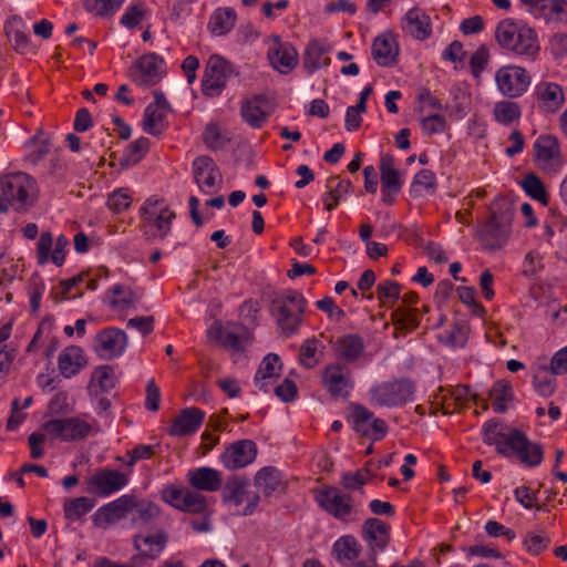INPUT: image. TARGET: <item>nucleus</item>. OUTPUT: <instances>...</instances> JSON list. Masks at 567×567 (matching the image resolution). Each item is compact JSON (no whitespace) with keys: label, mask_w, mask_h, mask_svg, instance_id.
Here are the masks:
<instances>
[{"label":"nucleus","mask_w":567,"mask_h":567,"mask_svg":"<svg viewBox=\"0 0 567 567\" xmlns=\"http://www.w3.org/2000/svg\"><path fill=\"white\" fill-rule=\"evenodd\" d=\"M361 551V546L352 535H344L338 538L332 546V555L336 560L347 566L354 561Z\"/></svg>","instance_id":"c03bdc74"},{"label":"nucleus","mask_w":567,"mask_h":567,"mask_svg":"<svg viewBox=\"0 0 567 567\" xmlns=\"http://www.w3.org/2000/svg\"><path fill=\"white\" fill-rule=\"evenodd\" d=\"M498 90L511 99L522 96L530 84V76L525 68L508 65L501 68L495 75Z\"/></svg>","instance_id":"4be33fe9"},{"label":"nucleus","mask_w":567,"mask_h":567,"mask_svg":"<svg viewBox=\"0 0 567 567\" xmlns=\"http://www.w3.org/2000/svg\"><path fill=\"white\" fill-rule=\"evenodd\" d=\"M231 73V64L226 59L218 54L210 55L202 79V93L207 97L219 96Z\"/></svg>","instance_id":"ddd939ff"},{"label":"nucleus","mask_w":567,"mask_h":567,"mask_svg":"<svg viewBox=\"0 0 567 567\" xmlns=\"http://www.w3.org/2000/svg\"><path fill=\"white\" fill-rule=\"evenodd\" d=\"M237 21L236 11L230 7L217 8L210 16L207 28L213 35L229 33Z\"/></svg>","instance_id":"37998d69"},{"label":"nucleus","mask_w":567,"mask_h":567,"mask_svg":"<svg viewBox=\"0 0 567 567\" xmlns=\"http://www.w3.org/2000/svg\"><path fill=\"white\" fill-rule=\"evenodd\" d=\"M69 239L65 235H59L53 247V236L51 231H42L37 243L35 257L40 266H44L52 261L55 266L61 267L65 261L66 248Z\"/></svg>","instance_id":"b1692460"},{"label":"nucleus","mask_w":567,"mask_h":567,"mask_svg":"<svg viewBox=\"0 0 567 567\" xmlns=\"http://www.w3.org/2000/svg\"><path fill=\"white\" fill-rule=\"evenodd\" d=\"M391 526L375 517L365 519L362 525V538L368 544L372 557L383 551L390 543Z\"/></svg>","instance_id":"c85d7f7f"},{"label":"nucleus","mask_w":567,"mask_h":567,"mask_svg":"<svg viewBox=\"0 0 567 567\" xmlns=\"http://www.w3.org/2000/svg\"><path fill=\"white\" fill-rule=\"evenodd\" d=\"M248 480L245 476L234 475L227 478L221 499L225 504H234L240 506L246 501L247 504L241 511V515L248 516L255 513L260 496L258 493H248Z\"/></svg>","instance_id":"dca6fc26"},{"label":"nucleus","mask_w":567,"mask_h":567,"mask_svg":"<svg viewBox=\"0 0 567 567\" xmlns=\"http://www.w3.org/2000/svg\"><path fill=\"white\" fill-rule=\"evenodd\" d=\"M331 45L326 39H312L306 45L303 52V68L308 73H313L331 63L329 53Z\"/></svg>","instance_id":"473e14b6"},{"label":"nucleus","mask_w":567,"mask_h":567,"mask_svg":"<svg viewBox=\"0 0 567 567\" xmlns=\"http://www.w3.org/2000/svg\"><path fill=\"white\" fill-rule=\"evenodd\" d=\"M133 203L132 192L128 187H120L113 190L106 200V206L114 214L127 210Z\"/></svg>","instance_id":"0e129e2a"},{"label":"nucleus","mask_w":567,"mask_h":567,"mask_svg":"<svg viewBox=\"0 0 567 567\" xmlns=\"http://www.w3.org/2000/svg\"><path fill=\"white\" fill-rule=\"evenodd\" d=\"M401 285L393 280H383L377 286V296L381 303L392 307L400 300Z\"/></svg>","instance_id":"69168bd1"},{"label":"nucleus","mask_w":567,"mask_h":567,"mask_svg":"<svg viewBox=\"0 0 567 567\" xmlns=\"http://www.w3.org/2000/svg\"><path fill=\"white\" fill-rule=\"evenodd\" d=\"M132 472V470L124 473L110 467L99 468L85 478V491L101 498L109 497L128 484Z\"/></svg>","instance_id":"f8f14e48"},{"label":"nucleus","mask_w":567,"mask_h":567,"mask_svg":"<svg viewBox=\"0 0 567 567\" xmlns=\"http://www.w3.org/2000/svg\"><path fill=\"white\" fill-rule=\"evenodd\" d=\"M186 480L192 488L179 483L167 484L161 489V499L173 508L189 514H204L207 511V497L200 492H217L221 488V473L215 468L202 466L189 470Z\"/></svg>","instance_id":"f257e3e1"},{"label":"nucleus","mask_w":567,"mask_h":567,"mask_svg":"<svg viewBox=\"0 0 567 567\" xmlns=\"http://www.w3.org/2000/svg\"><path fill=\"white\" fill-rule=\"evenodd\" d=\"M254 483L266 497L284 494L288 487L284 473L275 466H265L257 471Z\"/></svg>","instance_id":"2f4dec72"},{"label":"nucleus","mask_w":567,"mask_h":567,"mask_svg":"<svg viewBox=\"0 0 567 567\" xmlns=\"http://www.w3.org/2000/svg\"><path fill=\"white\" fill-rule=\"evenodd\" d=\"M39 187L34 177L24 172L4 174L0 178V213L10 209L24 213L38 200Z\"/></svg>","instance_id":"20e7f679"},{"label":"nucleus","mask_w":567,"mask_h":567,"mask_svg":"<svg viewBox=\"0 0 567 567\" xmlns=\"http://www.w3.org/2000/svg\"><path fill=\"white\" fill-rule=\"evenodd\" d=\"M153 96L154 101L144 110L142 126L147 134L161 136L169 126L172 109L162 91L155 90Z\"/></svg>","instance_id":"6ab92c4d"},{"label":"nucleus","mask_w":567,"mask_h":567,"mask_svg":"<svg viewBox=\"0 0 567 567\" xmlns=\"http://www.w3.org/2000/svg\"><path fill=\"white\" fill-rule=\"evenodd\" d=\"M391 319L395 327L396 334L406 336L419 328L421 315L415 307L398 306L393 310Z\"/></svg>","instance_id":"a19ab883"},{"label":"nucleus","mask_w":567,"mask_h":567,"mask_svg":"<svg viewBox=\"0 0 567 567\" xmlns=\"http://www.w3.org/2000/svg\"><path fill=\"white\" fill-rule=\"evenodd\" d=\"M307 305L302 292L295 289H286L272 298L270 315L282 336L289 338L299 331Z\"/></svg>","instance_id":"423d86ee"},{"label":"nucleus","mask_w":567,"mask_h":567,"mask_svg":"<svg viewBox=\"0 0 567 567\" xmlns=\"http://www.w3.org/2000/svg\"><path fill=\"white\" fill-rule=\"evenodd\" d=\"M514 216L515 208L508 199L501 197L493 200L487 218L477 227L475 235L484 250L497 251L507 245Z\"/></svg>","instance_id":"f03ea898"},{"label":"nucleus","mask_w":567,"mask_h":567,"mask_svg":"<svg viewBox=\"0 0 567 567\" xmlns=\"http://www.w3.org/2000/svg\"><path fill=\"white\" fill-rule=\"evenodd\" d=\"M159 449V444L146 445L137 444L132 450L126 452L127 460L122 456H116L115 461L121 462L127 467H133L138 461L151 460Z\"/></svg>","instance_id":"052dcab7"},{"label":"nucleus","mask_w":567,"mask_h":567,"mask_svg":"<svg viewBox=\"0 0 567 567\" xmlns=\"http://www.w3.org/2000/svg\"><path fill=\"white\" fill-rule=\"evenodd\" d=\"M513 399V390L509 384L497 382L489 391L491 406L495 413H505L507 403Z\"/></svg>","instance_id":"13d9d810"},{"label":"nucleus","mask_w":567,"mask_h":567,"mask_svg":"<svg viewBox=\"0 0 567 567\" xmlns=\"http://www.w3.org/2000/svg\"><path fill=\"white\" fill-rule=\"evenodd\" d=\"M168 543V535L161 529L154 534L135 535L133 538L134 548L143 558L157 559Z\"/></svg>","instance_id":"4c0bfd02"},{"label":"nucleus","mask_w":567,"mask_h":567,"mask_svg":"<svg viewBox=\"0 0 567 567\" xmlns=\"http://www.w3.org/2000/svg\"><path fill=\"white\" fill-rule=\"evenodd\" d=\"M402 30L415 40H427L432 35L431 18L423 9L413 7L402 18Z\"/></svg>","instance_id":"c756f323"},{"label":"nucleus","mask_w":567,"mask_h":567,"mask_svg":"<svg viewBox=\"0 0 567 567\" xmlns=\"http://www.w3.org/2000/svg\"><path fill=\"white\" fill-rule=\"evenodd\" d=\"M507 443L505 457H516L528 467L538 466L543 462L544 451L542 445L529 441L523 431L513 429V436L509 437Z\"/></svg>","instance_id":"a211bd4d"},{"label":"nucleus","mask_w":567,"mask_h":567,"mask_svg":"<svg viewBox=\"0 0 567 567\" xmlns=\"http://www.w3.org/2000/svg\"><path fill=\"white\" fill-rule=\"evenodd\" d=\"M372 474L369 468L362 467L354 472L348 471L342 473L340 484L348 493L351 491L361 489L370 482Z\"/></svg>","instance_id":"680f3d73"},{"label":"nucleus","mask_w":567,"mask_h":567,"mask_svg":"<svg viewBox=\"0 0 567 567\" xmlns=\"http://www.w3.org/2000/svg\"><path fill=\"white\" fill-rule=\"evenodd\" d=\"M400 48L392 32L378 35L372 43V56L380 66H393L398 63Z\"/></svg>","instance_id":"c9c22d12"},{"label":"nucleus","mask_w":567,"mask_h":567,"mask_svg":"<svg viewBox=\"0 0 567 567\" xmlns=\"http://www.w3.org/2000/svg\"><path fill=\"white\" fill-rule=\"evenodd\" d=\"M381 182V200L386 206H393L402 190L404 181L396 168V158L391 153H383L379 163Z\"/></svg>","instance_id":"4468645a"},{"label":"nucleus","mask_w":567,"mask_h":567,"mask_svg":"<svg viewBox=\"0 0 567 567\" xmlns=\"http://www.w3.org/2000/svg\"><path fill=\"white\" fill-rule=\"evenodd\" d=\"M364 349V340L358 333L340 336L332 343L336 358L346 363H354L358 361L363 355Z\"/></svg>","instance_id":"72a5a7b5"},{"label":"nucleus","mask_w":567,"mask_h":567,"mask_svg":"<svg viewBox=\"0 0 567 567\" xmlns=\"http://www.w3.org/2000/svg\"><path fill=\"white\" fill-rule=\"evenodd\" d=\"M321 385L332 400H347L354 382L350 371L341 362H332L322 370Z\"/></svg>","instance_id":"2eb2a0df"},{"label":"nucleus","mask_w":567,"mask_h":567,"mask_svg":"<svg viewBox=\"0 0 567 567\" xmlns=\"http://www.w3.org/2000/svg\"><path fill=\"white\" fill-rule=\"evenodd\" d=\"M320 341L315 337L306 339L299 349L300 365H302L306 369L315 368L319 363L318 354L320 352Z\"/></svg>","instance_id":"e2e57ef3"},{"label":"nucleus","mask_w":567,"mask_h":567,"mask_svg":"<svg viewBox=\"0 0 567 567\" xmlns=\"http://www.w3.org/2000/svg\"><path fill=\"white\" fill-rule=\"evenodd\" d=\"M437 192V178L433 171L423 168L414 176L410 185V195L413 198L433 196Z\"/></svg>","instance_id":"a18cd8bd"},{"label":"nucleus","mask_w":567,"mask_h":567,"mask_svg":"<svg viewBox=\"0 0 567 567\" xmlns=\"http://www.w3.org/2000/svg\"><path fill=\"white\" fill-rule=\"evenodd\" d=\"M47 433L62 442H80L101 432L100 423L90 413L52 419L43 425Z\"/></svg>","instance_id":"6e6552de"},{"label":"nucleus","mask_w":567,"mask_h":567,"mask_svg":"<svg viewBox=\"0 0 567 567\" xmlns=\"http://www.w3.org/2000/svg\"><path fill=\"white\" fill-rule=\"evenodd\" d=\"M127 347V336L125 331L109 327L102 329L95 337L94 350L104 359H113L122 355Z\"/></svg>","instance_id":"bb28decb"},{"label":"nucleus","mask_w":567,"mask_h":567,"mask_svg":"<svg viewBox=\"0 0 567 567\" xmlns=\"http://www.w3.org/2000/svg\"><path fill=\"white\" fill-rule=\"evenodd\" d=\"M205 419V412L199 408L183 409L171 422L167 433L174 437L193 435L198 431Z\"/></svg>","instance_id":"cd10ccee"},{"label":"nucleus","mask_w":567,"mask_h":567,"mask_svg":"<svg viewBox=\"0 0 567 567\" xmlns=\"http://www.w3.org/2000/svg\"><path fill=\"white\" fill-rule=\"evenodd\" d=\"M328 188L323 197V206L328 212L336 209L342 197L348 195L352 189V184L349 179H339L338 177H330L328 179Z\"/></svg>","instance_id":"de8ad7c7"},{"label":"nucleus","mask_w":567,"mask_h":567,"mask_svg":"<svg viewBox=\"0 0 567 567\" xmlns=\"http://www.w3.org/2000/svg\"><path fill=\"white\" fill-rule=\"evenodd\" d=\"M297 51L288 42H277L268 50L270 64L282 74L289 73L297 65Z\"/></svg>","instance_id":"ea45409f"},{"label":"nucleus","mask_w":567,"mask_h":567,"mask_svg":"<svg viewBox=\"0 0 567 567\" xmlns=\"http://www.w3.org/2000/svg\"><path fill=\"white\" fill-rule=\"evenodd\" d=\"M522 113L519 103L511 100L498 101L493 107L494 120L504 126L517 124L522 117Z\"/></svg>","instance_id":"49530a36"},{"label":"nucleus","mask_w":567,"mask_h":567,"mask_svg":"<svg viewBox=\"0 0 567 567\" xmlns=\"http://www.w3.org/2000/svg\"><path fill=\"white\" fill-rule=\"evenodd\" d=\"M109 293L112 295L110 307L117 311L133 308L137 300L134 291L130 287L123 285H114L110 288Z\"/></svg>","instance_id":"6e6d98bb"},{"label":"nucleus","mask_w":567,"mask_h":567,"mask_svg":"<svg viewBox=\"0 0 567 567\" xmlns=\"http://www.w3.org/2000/svg\"><path fill=\"white\" fill-rule=\"evenodd\" d=\"M214 338L224 347L226 350L231 352H241L245 350L244 337L235 330H225L218 327L212 330Z\"/></svg>","instance_id":"bf43d9fd"},{"label":"nucleus","mask_w":567,"mask_h":567,"mask_svg":"<svg viewBox=\"0 0 567 567\" xmlns=\"http://www.w3.org/2000/svg\"><path fill=\"white\" fill-rule=\"evenodd\" d=\"M257 444L248 439L230 443L220 454V462L227 470H240L255 462Z\"/></svg>","instance_id":"393cba45"},{"label":"nucleus","mask_w":567,"mask_h":567,"mask_svg":"<svg viewBox=\"0 0 567 567\" xmlns=\"http://www.w3.org/2000/svg\"><path fill=\"white\" fill-rule=\"evenodd\" d=\"M95 506V501L86 496L66 499L63 504L64 518L78 522L90 513Z\"/></svg>","instance_id":"3c124183"},{"label":"nucleus","mask_w":567,"mask_h":567,"mask_svg":"<svg viewBox=\"0 0 567 567\" xmlns=\"http://www.w3.org/2000/svg\"><path fill=\"white\" fill-rule=\"evenodd\" d=\"M415 382L409 378L383 381L370 388V403L379 408L402 406L414 399Z\"/></svg>","instance_id":"9d476101"},{"label":"nucleus","mask_w":567,"mask_h":567,"mask_svg":"<svg viewBox=\"0 0 567 567\" xmlns=\"http://www.w3.org/2000/svg\"><path fill=\"white\" fill-rule=\"evenodd\" d=\"M165 74V60L154 52L140 56L133 66V81L141 87L156 85Z\"/></svg>","instance_id":"aec40b11"},{"label":"nucleus","mask_w":567,"mask_h":567,"mask_svg":"<svg viewBox=\"0 0 567 567\" xmlns=\"http://www.w3.org/2000/svg\"><path fill=\"white\" fill-rule=\"evenodd\" d=\"M280 358L276 353H268L261 361L256 374H255V384L259 388V390L267 392V383L265 382L267 379H272L278 375V371L280 370Z\"/></svg>","instance_id":"603ef678"},{"label":"nucleus","mask_w":567,"mask_h":567,"mask_svg":"<svg viewBox=\"0 0 567 567\" xmlns=\"http://www.w3.org/2000/svg\"><path fill=\"white\" fill-rule=\"evenodd\" d=\"M520 186L525 194L529 196L532 199L539 202L545 207L548 206V190L545 184L543 183L542 178L536 173H527L523 177Z\"/></svg>","instance_id":"09e8293b"},{"label":"nucleus","mask_w":567,"mask_h":567,"mask_svg":"<svg viewBox=\"0 0 567 567\" xmlns=\"http://www.w3.org/2000/svg\"><path fill=\"white\" fill-rule=\"evenodd\" d=\"M275 103L264 93L241 101L240 116L251 128L259 130L275 112Z\"/></svg>","instance_id":"5701e85b"},{"label":"nucleus","mask_w":567,"mask_h":567,"mask_svg":"<svg viewBox=\"0 0 567 567\" xmlns=\"http://www.w3.org/2000/svg\"><path fill=\"white\" fill-rule=\"evenodd\" d=\"M512 436L513 427L504 425L498 419H491L482 426L483 442L494 446L496 452L503 456L507 451V442Z\"/></svg>","instance_id":"e433bc0d"},{"label":"nucleus","mask_w":567,"mask_h":567,"mask_svg":"<svg viewBox=\"0 0 567 567\" xmlns=\"http://www.w3.org/2000/svg\"><path fill=\"white\" fill-rule=\"evenodd\" d=\"M495 40L502 50L516 56L534 61L540 52L537 31L520 19L501 20L495 29Z\"/></svg>","instance_id":"7ed1b4c3"},{"label":"nucleus","mask_w":567,"mask_h":567,"mask_svg":"<svg viewBox=\"0 0 567 567\" xmlns=\"http://www.w3.org/2000/svg\"><path fill=\"white\" fill-rule=\"evenodd\" d=\"M134 509L136 512L135 520H138L145 525L153 523L159 515L161 508L153 502L150 501H138L134 496Z\"/></svg>","instance_id":"774afa93"},{"label":"nucleus","mask_w":567,"mask_h":567,"mask_svg":"<svg viewBox=\"0 0 567 567\" xmlns=\"http://www.w3.org/2000/svg\"><path fill=\"white\" fill-rule=\"evenodd\" d=\"M86 365L87 358L80 346H68L58 357V370L65 379L78 375Z\"/></svg>","instance_id":"f704fd0d"},{"label":"nucleus","mask_w":567,"mask_h":567,"mask_svg":"<svg viewBox=\"0 0 567 567\" xmlns=\"http://www.w3.org/2000/svg\"><path fill=\"white\" fill-rule=\"evenodd\" d=\"M134 495H122L99 508L94 514V522L97 524L100 517L106 524L123 519L127 513L134 509Z\"/></svg>","instance_id":"58836bf2"},{"label":"nucleus","mask_w":567,"mask_h":567,"mask_svg":"<svg viewBox=\"0 0 567 567\" xmlns=\"http://www.w3.org/2000/svg\"><path fill=\"white\" fill-rule=\"evenodd\" d=\"M202 138L205 146L210 151L223 150L230 142V138L224 133L220 124L217 122L206 124Z\"/></svg>","instance_id":"4d7b16f0"},{"label":"nucleus","mask_w":567,"mask_h":567,"mask_svg":"<svg viewBox=\"0 0 567 567\" xmlns=\"http://www.w3.org/2000/svg\"><path fill=\"white\" fill-rule=\"evenodd\" d=\"M346 421L355 434L371 442L382 441L389 432L388 423L360 403L348 405Z\"/></svg>","instance_id":"9b49d317"},{"label":"nucleus","mask_w":567,"mask_h":567,"mask_svg":"<svg viewBox=\"0 0 567 567\" xmlns=\"http://www.w3.org/2000/svg\"><path fill=\"white\" fill-rule=\"evenodd\" d=\"M530 155L534 167L544 176L555 177L563 172L566 165L561 143L551 133H542L536 137Z\"/></svg>","instance_id":"1a4fd4ad"},{"label":"nucleus","mask_w":567,"mask_h":567,"mask_svg":"<svg viewBox=\"0 0 567 567\" xmlns=\"http://www.w3.org/2000/svg\"><path fill=\"white\" fill-rule=\"evenodd\" d=\"M151 141L147 137L141 136L130 143L124 151L123 156L120 158V165L128 167L141 162L148 153Z\"/></svg>","instance_id":"864d4df0"},{"label":"nucleus","mask_w":567,"mask_h":567,"mask_svg":"<svg viewBox=\"0 0 567 567\" xmlns=\"http://www.w3.org/2000/svg\"><path fill=\"white\" fill-rule=\"evenodd\" d=\"M557 374L547 365H540L533 375V386L536 393L543 398L551 396L557 386Z\"/></svg>","instance_id":"8fccbe9b"},{"label":"nucleus","mask_w":567,"mask_h":567,"mask_svg":"<svg viewBox=\"0 0 567 567\" xmlns=\"http://www.w3.org/2000/svg\"><path fill=\"white\" fill-rule=\"evenodd\" d=\"M317 505L334 519L342 523L358 522L362 515V504L344 489L324 484L313 492Z\"/></svg>","instance_id":"0eeeda50"},{"label":"nucleus","mask_w":567,"mask_h":567,"mask_svg":"<svg viewBox=\"0 0 567 567\" xmlns=\"http://www.w3.org/2000/svg\"><path fill=\"white\" fill-rule=\"evenodd\" d=\"M192 168L194 179L202 193L214 195L219 192L223 177L218 166L210 156H197L192 163Z\"/></svg>","instance_id":"412c9836"},{"label":"nucleus","mask_w":567,"mask_h":567,"mask_svg":"<svg viewBox=\"0 0 567 567\" xmlns=\"http://www.w3.org/2000/svg\"><path fill=\"white\" fill-rule=\"evenodd\" d=\"M440 393L435 396V404L444 415L462 413L468 408L472 401L478 404L480 395L471 392L470 385L457 384L455 386L440 388Z\"/></svg>","instance_id":"f3484780"},{"label":"nucleus","mask_w":567,"mask_h":567,"mask_svg":"<svg viewBox=\"0 0 567 567\" xmlns=\"http://www.w3.org/2000/svg\"><path fill=\"white\" fill-rule=\"evenodd\" d=\"M533 96L539 112L546 115L556 114L565 104V92L560 84L540 81L534 89Z\"/></svg>","instance_id":"a878e982"},{"label":"nucleus","mask_w":567,"mask_h":567,"mask_svg":"<svg viewBox=\"0 0 567 567\" xmlns=\"http://www.w3.org/2000/svg\"><path fill=\"white\" fill-rule=\"evenodd\" d=\"M140 230L147 241H163L172 233L176 212L164 197L152 195L138 209Z\"/></svg>","instance_id":"39448f33"},{"label":"nucleus","mask_w":567,"mask_h":567,"mask_svg":"<svg viewBox=\"0 0 567 567\" xmlns=\"http://www.w3.org/2000/svg\"><path fill=\"white\" fill-rule=\"evenodd\" d=\"M22 24L20 18H12L4 27L6 34L10 41L13 42V48L17 52L27 53L31 45L30 37L19 27Z\"/></svg>","instance_id":"5fc2aeb1"},{"label":"nucleus","mask_w":567,"mask_h":567,"mask_svg":"<svg viewBox=\"0 0 567 567\" xmlns=\"http://www.w3.org/2000/svg\"><path fill=\"white\" fill-rule=\"evenodd\" d=\"M536 19L546 22L563 21L567 18L566 0H519Z\"/></svg>","instance_id":"7c9ffc66"},{"label":"nucleus","mask_w":567,"mask_h":567,"mask_svg":"<svg viewBox=\"0 0 567 567\" xmlns=\"http://www.w3.org/2000/svg\"><path fill=\"white\" fill-rule=\"evenodd\" d=\"M90 272H80L79 275L62 280L59 285L60 295L62 299H74L76 297H81L83 295V289L80 288L81 285L85 284V279Z\"/></svg>","instance_id":"338daca9"},{"label":"nucleus","mask_w":567,"mask_h":567,"mask_svg":"<svg viewBox=\"0 0 567 567\" xmlns=\"http://www.w3.org/2000/svg\"><path fill=\"white\" fill-rule=\"evenodd\" d=\"M51 141L43 132H37L24 144V161L32 166L40 164L51 151Z\"/></svg>","instance_id":"79ce46f5"}]
</instances>
